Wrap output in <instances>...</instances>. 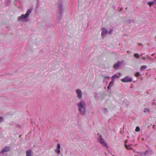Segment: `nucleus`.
<instances>
[{"instance_id": "31", "label": "nucleus", "mask_w": 156, "mask_h": 156, "mask_svg": "<svg viewBox=\"0 0 156 156\" xmlns=\"http://www.w3.org/2000/svg\"><path fill=\"white\" fill-rule=\"evenodd\" d=\"M152 104H154V103L153 102Z\"/></svg>"}, {"instance_id": "17", "label": "nucleus", "mask_w": 156, "mask_h": 156, "mask_svg": "<svg viewBox=\"0 0 156 156\" xmlns=\"http://www.w3.org/2000/svg\"><path fill=\"white\" fill-rule=\"evenodd\" d=\"M113 80H112L109 83V86H112L113 84Z\"/></svg>"}, {"instance_id": "11", "label": "nucleus", "mask_w": 156, "mask_h": 156, "mask_svg": "<svg viewBox=\"0 0 156 156\" xmlns=\"http://www.w3.org/2000/svg\"><path fill=\"white\" fill-rule=\"evenodd\" d=\"M147 68V66H142L140 68V70L141 71H143L146 69Z\"/></svg>"}, {"instance_id": "7", "label": "nucleus", "mask_w": 156, "mask_h": 156, "mask_svg": "<svg viewBox=\"0 0 156 156\" xmlns=\"http://www.w3.org/2000/svg\"><path fill=\"white\" fill-rule=\"evenodd\" d=\"M10 149V147L9 146L6 147H5L4 149H3L2 151V153H4L5 152H7L9 151Z\"/></svg>"}, {"instance_id": "13", "label": "nucleus", "mask_w": 156, "mask_h": 156, "mask_svg": "<svg viewBox=\"0 0 156 156\" xmlns=\"http://www.w3.org/2000/svg\"><path fill=\"white\" fill-rule=\"evenodd\" d=\"M119 77V76H118L116 74H115L112 77V80H114V79Z\"/></svg>"}, {"instance_id": "1", "label": "nucleus", "mask_w": 156, "mask_h": 156, "mask_svg": "<svg viewBox=\"0 0 156 156\" xmlns=\"http://www.w3.org/2000/svg\"><path fill=\"white\" fill-rule=\"evenodd\" d=\"M79 111L82 115H84L86 112L85 110L86 104L83 101H80L77 103Z\"/></svg>"}, {"instance_id": "24", "label": "nucleus", "mask_w": 156, "mask_h": 156, "mask_svg": "<svg viewBox=\"0 0 156 156\" xmlns=\"http://www.w3.org/2000/svg\"><path fill=\"white\" fill-rule=\"evenodd\" d=\"M105 78L107 79H108L109 78V77L108 76H106L105 77Z\"/></svg>"}, {"instance_id": "16", "label": "nucleus", "mask_w": 156, "mask_h": 156, "mask_svg": "<svg viewBox=\"0 0 156 156\" xmlns=\"http://www.w3.org/2000/svg\"><path fill=\"white\" fill-rule=\"evenodd\" d=\"M140 131V128L139 126H137L136 128V129L135 130V131L136 132H139Z\"/></svg>"}, {"instance_id": "14", "label": "nucleus", "mask_w": 156, "mask_h": 156, "mask_svg": "<svg viewBox=\"0 0 156 156\" xmlns=\"http://www.w3.org/2000/svg\"><path fill=\"white\" fill-rule=\"evenodd\" d=\"M138 154V156H144V153L143 152H140L139 153V152H137Z\"/></svg>"}, {"instance_id": "25", "label": "nucleus", "mask_w": 156, "mask_h": 156, "mask_svg": "<svg viewBox=\"0 0 156 156\" xmlns=\"http://www.w3.org/2000/svg\"><path fill=\"white\" fill-rule=\"evenodd\" d=\"M109 34H111L112 33V30H111L109 32Z\"/></svg>"}, {"instance_id": "18", "label": "nucleus", "mask_w": 156, "mask_h": 156, "mask_svg": "<svg viewBox=\"0 0 156 156\" xmlns=\"http://www.w3.org/2000/svg\"><path fill=\"white\" fill-rule=\"evenodd\" d=\"M135 76L136 77H137V76H140V73L139 72H137L135 74Z\"/></svg>"}, {"instance_id": "15", "label": "nucleus", "mask_w": 156, "mask_h": 156, "mask_svg": "<svg viewBox=\"0 0 156 156\" xmlns=\"http://www.w3.org/2000/svg\"><path fill=\"white\" fill-rule=\"evenodd\" d=\"M134 56L137 58H139L140 57L139 55L136 53L134 55Z\"/></svg>"}, {"instance_id": "27", "label": "nucleus", "mask_w": 156, "mask_h": 156, "mask_svg": "<svg viewBox=\"0 0 156 156\" xmlns=\"http://www.w3.org/2000/svg\"><path fill=\"white\" fill-rule=\"evenodd\" d=\"M127 52L128 53H130V51H129L128 50L127 51Z\"/></svg>"}, {"instance_id": "32", "label": "nucleus", "mask_w": 156, "mask_h": 156, "mask_svg": "<svg viewBox=\"0 0 156 156\" xmlns=\"http://www.w3.org/2000/svg\"><path fill=\"white\" fill-rule=\"evenodd\" d=\"M152 104H154V103L153 102Z\"/></svg>"}, {"instance_id": "19", "label": "nucleus", "mask_w": 156, "mask_h": 156, "mask_svg": "<svg viewBox=\"0 0 156 156\" xmlns=\"http://www.w3.org/2000/svg\"><path fill=\"white\" fill-rule=\"evenodd\" d=\"M153 2H148V4L149 5V6H151L152 4H153Z\"/></svg>"}, {"instance_id": "12", "label": "nucleus", "mask_w": 156, "mask_h": 156, "mask_svg": "<svg viewBox=\"0 0 156 156\" xmlns=\"http://www.w3.org/2000/svg\"><path fill=\"white\" fill-rule=\"evenodd\" d=\"M125 147L128 150H133V149L131 147L130 145H128L125 144Z\"/></svg>"}, {"instance_id": "26", "label": "nucleus", "mask_w": 156, "mask_h": 156, "mask_svg": "<svg viewBox=\"0 0 156 156\" xmlns=\"http://www.w3.org/2000/svg\"><path fill=\"white\" fill-rule=\"evenodd\" d=\"M146 58H145L144 57H143V58H142V59L143 60H145V59Z\"/></svg>"}, {"instance_id": "20", "label": "nucleus", "mask_w": 156, "mask_h": 156, "mask_svg": "<svg viewBox=\"0 0 156 156\" xmlns=\"http://www.w3.org/2000/svg\"><path fill=\"white\" fill-rule=\"evenodd\" d=\"M3 118L2 117H0V123L3 121Z\"/></svg>"}, {"instance_id": "6", "label": "nucleus", "mask_w": 156, "mask_h": 156, "mask_svg": "<svg viewBox=\"0 0 156 156\" xmlns=\"http://www.w3.org/2000/svg\"><path fill=\"white\" fill-rule=\"evenodd\" d=\"M122 63L123 62H122L118 61L114 65L113 67L114 68H117L122 65Z\"/></svg>"}, {"instance_id": "2", "label": "nucleus", "mask_w": 156, "mask_h": 156, "mask_svg": "<svg viewBox=\"0 0 156 156\" xmlns=\"http://www.w3.org/2000/svg\"><path fill=\"white\" fill-rule=\"evenodd\" d=\"M32 10L30 9H28L27 11L26 14L24 15L22 14L20 16L18 17V21H21L22 20L25 19L28 17L29 14L32 12Z\"/></svg>"}, {"instance_id": "23", "label": "nucleus", "mask_w": 156, "mask_h": 156, "mask_svg": "<svg viewBox=\"0 0 156 156\" xmlns=\"http://www.w3.org/2000/svg\"><path fill=\"white\" fill-rule=\"evenodd\" d=\"M148 152V151H147L144 153V155H145Z\"/></svg>"}, {"instance_id": "4", "label": "nucleus", "mask_w": 156, "mask_h": 156, "mask_svg": "<svg viewBox=\"0 0 156 156\" xmlns=\"http://www.w3.org/2000/svg\"><path fill=\"white\" fill-rule=\"evenodd\" d=\"M98 141L100 144L104 146L107 147V144L106 143L105 140L102 138L101 135H100L99 137L98 138Z\"/></svg>"}, {"instance_id": "9", "label": "nucleus", "mask_w": 156, "mask_h": 156, "mask_svg": "<svg viewBox=\"0 0 156 156\" xmlns=\"http://www.w3.org/2000/svg\"><path fill=\"white\" fill-rule=\"evenodd\" d=\"M108 32L107 30L106 29L104 28H103L102 29V32L101 34V35L102 36L104 35L105 34Z\"/></svg>"}, {"instance_id": "21", "label": "nucleus", "mask_w": 156, "mask_h": 156, "mask_svg": "<svg viewBox=\"0 0 156 156\" xmlns=\"http://www.w3.org/2000/svg\"><path fill=\"white\" fill-rule=\"evenodd\" d=\"M149 109L145 108V109H144V112H147L148 111H149Z\"/></svg>"}, {"instance_id": "29", "label": "nucleus", "mask_w": 156, "mask_h": 156, "mask_svg": "<svg viewBox=\"0 0 156 156\" xmlns=\"http://www.w3.org/2000/svg\"><path fill=\"white\" fill-rule=\"evenodd\" d=\"M154 55V53H153V54H152V55H151V56H153Z\"/></svg>"}, {"instance_id": "28", "label": "nucleus", "mask_w": 156, "mask_h": 156, "mask_svg": "<svg viewBox=\"0 0 156 156\" xmlns=\"http://www.w3.org/2000/svg\"><path fill=\"white\" fill-rule=\"evenodd\" d=\"M127 140H126L125 141V143H126L127 142Z\"/></svg>"}, {"instance_id": "22", "label": "nucleus", "mask_w": 156, "mask_h": 156, "mask_svg": "<svg viewBox=\"0 0 156 156\" xmlns=\"http://www.w3.org/2000/svg\"><path fill=\"white\" fill-rule=\"evenodd\" d=\"M156 128V125H154L153 126V129H155Z\"/></svg>"}, {"instance_id": "5", "label": "nucleus", "mask_w": 156, "mask_h": 156, "mask_svg": "<svg viewBox=\"0 0 156 156\" xmlns=\"http://www.w3.org/2000/svg\"><path fill=\"white\" fill-rule=\"evenodd\" d=\"M132 79L131 78H129L128 77H126L125 78L121 79V81L123 82H132Z\"/></svg>"}, {"instance_id": "3", "label": "nucleus", "mask_w": 156, "mask_h": 156, "mask_svg": "<svg viewBox=\"0 0 156 156\" xmlns=\"http://www.w3.org/2000/svg\"><path fill=\"white\" fill-rule=\"evenodd\" d=\"M76 92L77 98L80 99H81L83 95V93L81 90L78 89H77L76 90Z\"/></svg>"}, {"instance_id": "30", "label": "nucleus", "mask_w": 156, "mask_h": 156, "mask_svg": "<svg viewBox=\"0 0 156 156\" xmlns=\"http://www.w3.org/2000/svg\"><path fill=\"white\" fill-rule=\"evenodd\" d=\"M110 87V86H109V85H108V89Z\"/></svg>"}, {"instance_id": "10", "label": "nucleus", "mask_w": 156, "mask_h": 156, "mask_svg": "<svg viewBox=\"0 0 156 156\" xmlns=\"http://www.w3.org/2000/svg\"><path fill=\"white\" fill-rule=\"evenodd\" d=\"M31 150H27L26 151V156H32Z\"/></svg>"}, {"instance_id": "8", "label": "nucleus", "mask_w": 156, "mask_h": 156, "mask_svg": "<svg viewBox=\"0 0 156 156\" xmlns=\"http://www.w3.org/2000/svg\"><path fill=\"white\" fill-rule=\"evenodd\" d=\"M60 144H57V149L56 150V152L58 154H60Z\"/></svg>"}]
</instances>
